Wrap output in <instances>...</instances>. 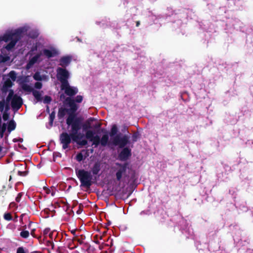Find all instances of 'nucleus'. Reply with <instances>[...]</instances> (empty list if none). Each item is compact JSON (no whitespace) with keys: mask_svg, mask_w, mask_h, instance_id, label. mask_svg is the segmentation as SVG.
<instances>
[{"mask_svg":"<svg viewBox=\"0 0 253 253\" xmlns=\"http://www.w3.org/2000/svg\"><path fill=\"white\" fill-rule=\"evenodd\" d=\"M64 108H60L58 112V116L63 117L66 113L69 115L67 119V124L71 126V133L69 135L67 133H63L60 135L61 143L63 145V148L65 149L68 148V145L71 142V138L72 140L81 145H85L87 143L86 140L83 139L84 134L79 132L81 128L82 120L76 117L73 114L77 109V106L74 101L70 98H68L64 103Z\"/></svg>","mask_w":253,"mask_h":253,"instance_id":"nucleus-1","label":"nucleus"},{"mask_svg":"<svg viewBox=\"0 0 253 253\" xmlns=\"http://www.w3.org/2000/svg\"><path fill=\"white\" fill-rule=\"evenodd\" d=\"M29 30V27L25 26L17 29L8 31L0 36V47L3 45V42L8 43L6 45H3L1 49L0 63L5 62L10 59V52L20 38L28 34Z\"/></svg>","mask_w":253,"mask_h":253,"instance_id":"nucleus-2","label":"nucleus"},{"mask_svg":"<svg viewBox=\"0 0 253 253\" xmlns=\"http://www.w3.org/2000/svg\"><path fill=\"white\" fill-rule=\"evenodd\" d=\"M58 53V50L54 47L43 49L41 44L36 43L28 53L30 57L26 68L29 69L32 68L35 64L41 61L43 56L49 58L55 56Z\"/></svg>","mask_w":253,"mask_h":253,"instance_id":"nucleus-3","label":"nucleus"},{"mask_svg":"<svg viewBox=\"0 0 253 253\" xmlns=\"http://www.w3.org/2000/svg\"><path fill=\"white\" fill-rule=\"evenodd\" d=\"M10 102L12 108L14 110H17L22 104V100L20 96L14 94L12 90L9 91L6 102L4 101L3 96L0 95V112H2L5 109V111L3 114V119L4 121L7 120L8 118V114L7 113V111L9 109V104Z\"/></svg>","mask_w":253,"mask_h":253,"instance_id":"nucleus-4","label":"nucleus"},{"mask_svg":"<svg viewBox=\"0 0 253 253\" xmlns=\"http://www.w3.org/2000/svg\"><path fill=\"white\" fill-rule=\"evenodd\" d=\"M95 121L93 118H90L87 120L82 126L83 129L85 132V137L90 141L92 142L93 145L96 146L99 144V137L95 135V132L90 130L93 128V123Z\"/></svg>","mask_w":253,"mask_h":253,"instance_id":"nucleus-5","label":"nucleus"},{"mask_svg":"<svg viewBox=\"0 0 253 253\" xmlns=\"http://www.w3.org/2000/svg\"><path fill=\"white\" fill-rule=\"evenodd\" d=\"M76 173L80 180L82 185L89 187L91 185L92 175L89 171L84 169L76 170Z\"/></svg>","mask_w":253,"mask_h":253,"instance_id":"nucleus-6","label":"nucleus"},{"mask_svg":"<svg viewBox=\"0 0 253 253\" xmlns=\"http://www.w3.org/2000/svg\"><path fill=\"white\" fill-rule=\"evenodd\" d=\"M16 79V74L14 71H11L7 75H5L3 77L4 84L2 90L3 92H5L8 88L11 87L13 82Z\"/></svg>","mask_w":253,"mask_h":253,"instance_id":"nucleus-7","label":"nucleus"},{"mask_svg":"<svg viewBox=\"0 0 253 253\" xmlns=\"http://www.w3.org/2000/svg\"><path fill=\"white\" fill-rule=\"evenodd\" d=\"M69 77V73L66 69L61 67L57 69V78L61 82V84L63 83H68L67 80Z\"/></svg>","mask_w":253,"mask_h":253,"instance_id":"nucleus-8","label":"nucleus"},{"mask_svg":"<svg viewBox=\"0 0 253 253\" xmlns=\"http://www.w3.org/2000/svg\"><path fill=\"white\" fill-rule=\"evenodd\" d=\"M61 89L64 90L65 93L69 96H72L77 93L78 89L77 87L71 86L68 82L63 83L61 86Z\"/></svg>","mask_w":253,"mask_h":253,"instance_id":"nucleus-9","label":"nucleus"},{"mask_svg":"<svg viewBox=\"0 0 253 253\" xmlns=\"http://www.w3.org/2000/svg\"><path fill=\"white\" fill-rule=\"evenodd\" d=\"M128 138L126 136L120 137L117 135L112 139V143L115 145H119L120 147H123L128 142Z\"/></svg>","mask_w":253,"mask_h":253,"instance_id":"nucleus-10","label":"nucleus"},{"mask_svg":"<svg viewBox=\"0 0 253 253\" xmlns=\"http://www.w3.org/2000/svg\"><path fill=\"white\" fill-rule=\"evenodd\" d=\"M114 168L116 171V175L117 179V180H120L126 174V166L125 165H122L117 164Z\"/></svg>","mask_w":253,"mask_h":253,"instance_id":"nucleus-11","label":"nucleus"},{"mask_svg":"<svg viewBox=\"0 0 253 253\" xmlns=\"http://www.w3.org/2000/svg\"><path fill=\"white\" fill-rule=\"evenodd\" d=\"M46 73L44 71H38L34 75L33 78L36 81H46L48 79Z\"/></svg>","mask_w":253,"mask_h":253,"instance_id":"nucleus-12","label":"nucleus"},{"mask_svg":"<svg viewBox=\"0 0 253 253\" xmlns=\"http://www.w3.org/2000/svg\"><path fill=\"white\" fill-rule=\"evenodd\" d=\"M72 57L70 55L62 57L59 60V65L62 67L67 66L71 62Z\"/></svg>","mask_w":253,"mask_h":253,"instance_id":"nucleus-13","label":"nucleus"},{"mask_svg":"<svg viewBox=\"0 0 253 253\" xmlns=\"http://www.w3.org/2000/svg\"><path fill=\"white\" fill-rule=\"evenodd\" d=\"M130 155V150L127 148H124L120 154L122 159L125 160Z\"/></svg>","mask_w":253,"mask_h":253,"instance_id":"nucleus-14","label":"nucleus"},{"mask_svg":"<svg viewBox=\"0 0 253 253\" xmlns=\"http://www.w3.org/2000/svg\"><path fill=\"white\" fill-rule=\"evenodd\" d=\"M100 170V165L98 163L94 164L93 166L91 168V171L93 174L96 175L98 174Z\"/></svg>","mask_w":253,"mask_h":253,"instance_id":"nucleus-15","label":"nucleus"},{"mask_svg":"<svg viewBox=\"0 0 253 253\" xmlns=\"http://www.w3.org/2000/svg\"><path fill=\"white\" fill-rule=\"evenodd\" d=\"M86 152L84 150L82 151L81 153L78 154L76 156V160L78 162H81L85 159L86 157Z\"/></svg>","mask_w":253,"mask_h":253,"instance_id":"nucleus-16","label":"nucleus"},{"mask_svg":"<svg viewBox=\"0 0 253 253\" xmlns=\"http://www.w3.org/2000/svg\"><path fill=\"white\" fill-rule=\"evenodd\" d=\"M22 89L27 92H30L33 90L32 87L26 83H22L21 84Z\"/></svg>","mask_w":253,"mask_h":253,"instance_id":"nucleus-17","label":"nucleus"},{"mask_svg":"<svg viewBox=\"0 0 253 253\" xmlns=\"http://www.w3.org/2000/svg\"><path fill=\"white\" fill-rule=\"evenodd\" d=\"M33 92V94L34 96L35 97V98L37 100V102L41 101H42V94L41 92L39 91L33 90L32 91Z\"/></svg>","mask_w":253,"mask_h":253,"instance_id":"nucleus-18","label":"nucleus"},{"mask_svg":"<svg viewBox=\"0 0 253 253\" xmlns=\"http://www.w3.org/2000/svg\"><path fill=\"white\" fill-rule=\"evenodd\" d=\"M109 137L107 134L104 135L101 138V140H99V142L103 146L106 145L108 141Z\"/></svg>","mask_w":253,"mask_h":253,"instance_id":"nucleus-19","label":"nucleus"},{"mask_svg":"<svg viewBox=\"0 0 253 253\" xmlns=\"http://www.w3.org/2000/svg\"><path fill=\"white\" fill-rule=\"evenodd\" d=\"M16 127V124L14 121H11L9 122L8 125V130L10 132L11 131L13 130Z\"/></svg>","mask_w":253,"mask_h":253,"instance_id":"nucleus-20","label":"nucleus"},{"mask_svg":"<svg viewBox=\"0 0 253 253\" xmlns=\"http://www.w3.org/2000/svg\"><path fill=\"white\" fill-rule=\"evenodd\" d=\"M118 131V127L116 125H114L112 126V128L111 129L110 131V136H113L115 135Z\"/></svg>","mask_w":253,"mask_h":253,"instance_id":"nucleus-21","label":"nucleus"},{"mask_svg":"<svg viewBox=\"0 0 253 253\" xmlns=\"http://www.w3.org/2000/svg\"><path fill=\"white\" fill-rule=\"evenodd\" d=\"M20 236L23 238H27L29 236V232L26 230L22 231L20 233Z\"/></svg>","mask_w":253,"mask_h":253,"instance_id":"nucleus-22","label":"nucleus"},{"mask_svg":"<svg viewBox=\"0 0 253 253\" xmlns=\"http://www.w3.org/2000/svg\"><path fill=\"white\" fill-rule=\"evenodd\" d=\"M4 218L6 220L9 221L12 219V216L9 213H5L4 214Z\"/></svg>","mask_w":253,"mask_h":253,"instance_id":"nucleus-23","label":"nucleus"},{"mask_svg":"<svg viewBox=\"0 0 253 253\" xmlns=\"http://www.w3.org/2000/svg\"><path fill=\"white\" fill-rule=\"evenodd\" d=\"M50 101H51V98H50V97H49L48 96H44V97L43 98V102L44 103H48L49 102H50Z\"/></svg>","mask_w":253,"mask_h":253,"instance_id":"nucleus-24","label":"nucleus"},{"mask_svg":"<svg viewBox=\"0 0 253 253\" xmlns=\"http://www.w3.org/2000/svg\"><path fill=\"white\" fill-rule=\"evenodd\" d=\"M44 191H45V192H46V194H49V193H51V195H52V196H54L55 195V191H53V190H52V191L51 192L50 189H48V188H44Z\"/></svg>","mask_w":253,"mask_h":253,"instance_id":"nucleus-25","label":"nucleus"},{"mask_svg":"<svg viewBox=\"0 0 253 253\" xmlns=\"http://www.w3.org/2000/svg\"><path fill=\"white\" fill-rule=\"evenodd\" d=\"M42 84L40 82H37L35 84V88L37 89H41L42 87Z\"/></svg>","mask_w":253,"mask_h":253,"instance_id":"nucleus-26","label":"nucleus"},{"mask_svg":"<svg viewBox=\"0 0 253 253\" xmlns=\"http://www.w3.org/2000/svg\"><path fill=\"white\" fill-rule=\"evenodd\" d=\"M101 124L100 123L96 122L94 124L93 123V128H99L101 126Z\"/></svg>","mask_w":253,"mask_h":253,"instance_id":"nucleus-27","label":"nucleus"},{"mask_svg":"<svg viewBox=\"0 0 253 253\" xmlns=\"http://www.w3.org/2000/svg\"><path fill=\"white\" fill-rule=\"evenodd\" d=\"M83 100V97L81 95H78L76 98V101L78 103H80Z\"/></svg>","mask_w":253,"mask_h":253,"instance_id":"nucleus-28","label":"nucleus"},{"mask_svg":"<svg viewBox=\"0 0 253 253\" xmlns=\"http://www.w3.org/2000/svg\"><path fill=\"white\" fill-rule=\"evenodd\" d=\"M17 253H25V252L23 248L20 247L17 249Z\"/></svg>","mask_w":253,"mask_h":253,"instance_id":"nucleus-29","label":"nucleus"},{"mask_svg":"<svg viewBox=\"0 0 253 253\" xmlns=\"http://www.w3.org/2000/svg\"><path fill=\"white\" fill-rule=\"evenodd\" d=\"M22 196V194L21 193H19L17 197L16 198V200L17 202H19L20 198Z\"/></svg>","mask_w":253,"mask_h":253,"instance_id":"nucleus-30","label":"nucleus"},{"mask_svg":"<svg viewBox=\"0 0 253 253\" xmlns=\"http://www.w3.org/2000/svg\"><path fill=\"white\" fill-rule=\"evenodd\" d=\"M2 149L3 147L0 146V157H2L3 155V154L2 153Z\"/></svg>","mask_w":253,"mask_h":253,"instance_id":"nucleus-31","label":"nucleus"},{"mask_svg":"<svg viewBox=\"0 0 253 253\" xmlns=\"http://www.w3.org/2000/svg\"><path fill=\"white\" fill-rule=\"evenodd\" d=\"M49 231V229H45L44 230L43 233H44V234L46 235V234H48Z\"/></svg>","mask_w":253,"mask_h":253,"instance_id":"nucleus-32","label":"nucleus"},{"mask_svg":"<svg viewBox=\"0 0 253 253\" xmlns=\"http://www.w3.org/2000/svg\"><path fill=\"white\" fill-rule=\"evenodd\" d=\"M38 33L37 32H36L34 33V35H33V36H31V35H30V36H31L32 38H33L37 37L38 36Z\"/></svg>","mask_w":253,"mask_h":253,"instance_id":"nucleus-33","label":"nucleus"},{"mask_svg":"<svg viewBox=\"0 0 253 253\" xmlns=\"http://www.w3.org/2000/svg\"><path fill=\"white\" fill-rule=\"evenodd\" d=\"M50 119H51V122H52V121H53L52 114H51V115H50Z\"/></svg>","mask_w":253,"mask_h":253,"instance_id":"nucleus-34","label":"nucleus"},{"mask_svg":"<svg viewBox=\"0 0 253 253\" xmlns=\"http://www.w3.org/2000/svg\"><path fill=\"white\" fill-rule=\"evenodd\" d=\"M28 79V77H26L25 79V81H27Z\"/></svg>","mask_w":253,"mask_h":253,"instance_id":"nucleus-35","label":"nucleus"},{"mask_svg":"<svg viewBox=\"0 0 253 253\" xmlns=\"http://www.w3.org/2000/svg\"><path fill=\"white\" fill-rule=\"evenodd\" d=\"M49 236H51V233H49Z\"/></svg>","mask_w":253,"mask_h":253,"instance_id":"nucleus-36","label":"nucleus"}]
</instances>
